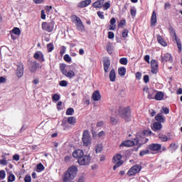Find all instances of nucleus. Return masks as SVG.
<instances>
[{
	"instance_id": "nucleus-56",
	"label": "nucleus",
	"mask_w": 182,
	"mask_h": 182,
	"mask_svg": "<svg viewBox=\"0 0 182 182\" xmlns=\"http://www.w3.org/2000/svg\"><path fill=\"white\" fill-rule=\"evenodd\" d=\"M130 12H131L132 16H136V9H131Z\"/></svg>"
},
{
	"instance_id": "nucleus-30",
	"label": "nucleus",
	"mask_w": 182,
	"mask_h": 182,
	"mask_svg": "<svg viewBox=\"0 0 182 182\" xmlns=\"http://www.w3.org/2000/svg\"><path fill=\"white\" fill-rule=\"evenodd\" d=\"M60 70L64 75L68 70V66L65 64H60Z\"/></svg>"
},
{
	"instance_id": "nucleus-7",
	"label": "nucleus",
	"mask_w": 182,
	"mask_h": 182,
	"mask_svg": "<svg viewBox=\"0 0 182 182\" xmlns=\"http://www.w3.org/2000/svg\"><path fill=\"white\" fill-rule=\"evenodd\" d=\"M140 171H141V166L134 165L129 168L127 172V175L129 177H132V176H136V174H137V173H140Z\"/></svg>"
},
{
	"instance_id": "nucleus-3",
	"label": "nucleus",
	"mask_w": 182,
	"mask_h": 182,
	"mask_svg": "<svg viewBox=\"0 0 182 182\" xmlns=\"http://www.w3.org/2000/svg\"><path fill=\"white\" fill-rule=\"evenodd\" d=\"M92 161V157L90 154L82 156L78 159L77 162L80 166H89L90 164V161Z\"/></svg>"
},
{
	"instance_id": "nucleus-32",
	"label": "nucleus",
	"mask_w": 182,
	"mask_h": 182,
	"mask_svg": "<svg viewBox=\"0 0 182 182\" xmlns=\"http://www.w3.org/2000/svg\"><path fill=\"white\" fill-rule=\"evenodd\" d=\"M169 32H170V33H171V36L173 41H176V40L178 39V38H177V36L176 35V31H174V29L171 28V29L169 30Z\"/></svg>"
},
{
	"instance_id": "nucleus-23",
	"label": "nucleus",
	"mask_w": 182,
	"mask_h": 182,
	"mask_svg": "<svg viewBox=\"0 0 182 182\" xmlns=\"http://www.w3.org/2000/svg\"><path fill=\"white\" fill-rule=\"evenodd\" d=\"M156 39L158 43H160V45H161V46H167V42H166V41H164V38H163V37L160 35H156Z\"/></svg>"
},
{
	"instance_id": "nucleus-8",
	"label": "nucleus",
	"mask_w": 182,
	"mask_h": 182,
	"mask_svg": "<svg viewBox=\"0 0 182 182\" xmlns=\"http://www.w3.org/2000/svg\"><path fill=\"white\" fill-rule=\"evenodd\" d=\"M112 162L115 164L113 167V170H116V168L120 167V166L123 164V161H122V155L120 154H117L116 156H114L113 157Z\"/></svg>"
},
{
	"instance_id": "nucleus-17",
	"label": "nucleus",
	"mask_w": 182,
	"mask_h": 182,
	"mask_svg": "<svg viewBox=\"0 0 182 182\" xmlns=\"http://www.w3.org/2000/svg\"><path fill=\"white\" fill-rule=\"evenodd\" d=\"M144 92L148 93V99H155L154 91L153 90L144 87Z\"/></svg>"
},
{
	"instance_id": "nucleus-41",
	"label": "nucleus",
	"mask_w": 182,
	"mask_h": 182,
	"mask_svg": "<svg viewBox=\"0 0 182 182\" xmlns=\"http://www.w3.org/2000/svg\"><path fill=\"white\" fill-rule=\"evenodd\" d=\"M53 49H55V47L53 46V45L52 43H48L47 45L48 52H52V50H53Z\"/></svg>"
},
{
	"instance_id": "nucleus-35",
	"label": "nucleus",
	"mask_w": 182,
	"mask_h": 182,
	"mask_svg": "<svg viewBox=\"0 0 182 182\" xmlns=\"http://www.w3.org/2000/svg\"><path fill=\"white\" fill-rule=\"evenodd\" d=\"M155 120H156L157 122H160V123H164V118H163V117L160 114H158L155 117Z\"/></svg>"
},
{
	"instance_id": "nucleus-11",
	"label": "nucleus",
	"mask_w": 182,
	"mask_h": 182,
	"mask_svg": "<svg viewBox=\"0 0 182 182\" xmlns=\"http://www.w3.org/2000/svg\"><path fill=\"white\" fill-rule=\"evenodd\" d=\"M16 75L18 77H22L23 76V64L22 63H18L17 64Z\"/></svg>"
},
{
	"instance_id": "nucleus-53",
	"label": "nucleus",
	"mask_w": 182,
	"mask_h": 182,
	"mask_svg": "<svg viewBox=\"0 0 182 182\" xmlns=\"http://www.w3.org/2000/svg\"><path fill=\"white\" fill-rule=\"evenodd\" d=\"M124 25H126V20H121L118 26L119 28H122V26H124Z\"/></svg>"
},
{
	"instance_id": "nucleus-39",
	"label": "nucleus",
	"mask_w": 182,
	"mask_h": 182,
	"mask_svg": "<svg viewBox=\"0 0 182 182\" xmlns=\"http://www.w3.org/2000/svg\"><path fill=\"white\" fill-rule=\"evenodd\" d=\"M75 113V109L73 108H68L66 111L67 116H72Z\"/></svg>"
},
{
	"instance_id": "nucleus-13",
	"label": "nucleus",
	"mask_w": 182,
	"mask_h": 182,
	"mask_svg": "<svg viewBox=\"0 0 182 182\" xmlns=\"http://www.w3.org/2000/svg\"><path fill=\"white\" fill-rule=\"evenodd\" d=\"M34 59H36V60H38V62H41V63L45 62V57L43 55V53L41 51H37L33 55Z\"/></svg>"
},
{
	"instance_id": "nucleus-42",
	"label": "nucleus",
	"mask_w": 182,
	"mask_h": 182,
	"mask_svg": "<svg viewBox=\"0 0 182 182\" xmlns=\"http://www.w3.org/2000/svg\"><path fill=\"white\" fill-rule=\"evenodd\" d=\"M102 6H103L104 11H107V9L110 8V2L108 1V2H106L105 4H103Z\"/></svg>"
},
{
	"instance_id": "nucleus-31",
	"label": "nucleus",
	"mask_w": 182,
	"mask_h": 182,
	"mask_svg": "<svg viewBox=\"0 0 182 182\" xmlns=\"http://www.w3.org/2000/svg\"><path fill=\"white\" fill-rule=\"evenodd\" d=\"M68 122L69 124L75 126V124H76V118L75 117H70L68 118Z\"/></svg>"
},
{
	"instance_id": "nucleus-62",
	"label": "nucleus",
	"mask_w": 182,
	"mask_h": 182,
	"mask_svg": "<svg viewBox=\"0 0 182 182\" xmlns=\"http://www.w3.org/2000/svg\"><path fill=\"white\" fill-rule=\"evenodd\" d=\"M171 7V4H170V3H166L164 5V9L166 10L170 9Z\"/></svg>"
},
{
	"instance_id": "nucleus-12",
	"label": "nucleus",
	"mask_w": 182,
	"mask_h": 182,
	"mask_svg": "<svg viewBox=\"0 0 182 182\" xmlns=\"http://www.w3.org/2000/svg\"><path fill=\"white\" fill-rule=\"evenodd\" d=\"M161 62L166 63V62H173V56L171 54L166 53L161 55Z\"/></svg>"
},
{
	"instance_id": "nucleus-19",
	"label": "nucleus",
	"mask_w": 182,
	"mask_h": 182,
	"mask_svg": "<svg viewBox=\"0 0 182 182\" xmlns=\"http://www.w3.org/2000/svg\"><path fill=\"white\" fill-rule=\"evenodd\" d=\"M161 149V144H151L149 145V150L151 151H159Z\"/></svg>"
},
{
	"instance_id": "nucleus-61",
	"label": "nucleus",
	"mask_w": 182,
	"mask_h": 182,
	"mask_svg": "<svg viewBox=\"0 0 182 182\" xmlns=\"http://www.w3.org/2000/svg\"><path fill=\"white\" fill-rule=\"evenodd\" d=\"M33 2H34V4H43V2H45V0H33Z\"/></svg>"
},
{
	"instance_id": "nucleus-25",
	"label": "nucleus",
	"mask_w": 182,
	"mask_h": 182,
	"mask_svg": "<svg viewBox=\"0 0 182 182\" xmlns=\"http://www.w3.org/2000/svg\"><path fill=\"white\" fill-rule=\"evenodd\" d=\"M157 23V14L156 11H153L151 17V26H154Z\"/></svg>"
},
{
	"instance_id": "nucleus-52",
	"label": "nucleus",
	"mask_w": 182,
	"mask_h": 182,
	"mask_svg": "<svg viewBox=\"0 0 182 182\" xmlns=\"http://www.w3.org/2000/svg\"><path fill=\"white\" fill-rule=\"evenodd\" d=\"M129 35V30L125 29L124 32H122V38H127Z\"/></svg>"
},
{
	"instance_id": "nucleus-6",
	"label": "nucleus",
	"mask_w": 182,
	"mask_h": 182,
	"mask_svg": "<svg viewBox=\"0 0 182 182\" xmlns=\"http://www.w3.org/2000/svg\"><path fill=\"white\" fill-rule=\"evenodd\" d=\"M119 114L122 119H129L130 116V108L127 107L124 108L123 107H120L118 109Z\"/></svg>"
},
{
	"instance_id": "nucleus-24",
	"label": "nucleus",
	"mask_w": 182,
	"mask_h": 182,
	"mask_svg": "<svg viewBox=\"0 0 182 182\" xmlns=\"http://www.w3.org/2000/svg\"><path fill=\"white\" fill-rule=\"evenodd\" d=\"M109 23V31H116V18H112Z\"/></svg>"
},
{
	"instance_id": "nucleus-60",
	"label": "nucleus",
	"mask_w": 182,
	"mask_h": 182,
	"mask_svg": "<svg viewBox=\"0 0 182 182\" xmlns=\"http://www.w3.org/2000/svg\"><path fill=\"white\" fill-rule=\"evenodd\" d=\"M0 164H1V166H6L8 164V162L6 159H2L0 161Z\"/></svg>"
},
{
	"instance_id": "nucleus-27",
	"label": "nucleus",
	"mask_w": 182,
	"mask_h": 182,
	"mask_svg": "<svg viewBox=\"0 0 182 182\" xmlns=\"http://www.w3.org/2000/svg\"><path fill=\"white\" fill-rule=\"evenodd\" d=\"M109 80L111 82L116 81V71L114 70H112L109 73Z\"/></svg>"
},
{
	"instance_id": "nucleus-48",
	"label": "nucleus",
	"mask_w": 182,
	"mask_h": 182,
	"mask_svg": "<svg viewBox=\"0 0 182 182\" xmlns=\"http://www.w3.org/2000/svg\"><path fill=\"white\" fill-rule=\"evenodd\" d=\"M64 60H65V62H70L72 58H70V55L66 54L64 55Z\"/></svg>"
},
{
	"instance_id": "nucleus-64",
	"label": "nucleus",
	"mask_w": 182,
	"mask_h": 182,
	"mask_svg": "<svg viewBox=\"0 0 182 182\" xmlns=\"http://www.w3.org/2000/svg\"><path fill=\"white\" fill-rule=\"evenodd\" d=\"M144 60L146 61L147 63H150V55H145Z\"/></svg>"
},
{
	"instance_id": "nucleus-44",
	"label": "nucleus",
	"mask_w": 182,
	"mask_h": 182,
	"mask_svg": "<svg viewBox=\"0 0 182 182\" xmlns=\"http://www.w3.org/2000/svg\"><path fill=\"white\" fill-rule=\"evenodd\" d=\"M149 149H145L140 151L139 156H141V157H143V156H146V154H149Z\"/></svg>"
},
{
	"instance_id": "nucleus-14",
	"label": "nucleus",
	"mask_w": 182,
	"mask_h": 182,
	"mask_svg": "<svg viewBox=\"0 0 182 182\" xmlns=\"http://www.w3.org/2000/svg\"><path fill=\"white\" fill-rule=\"evenodd\" d=\"M136 145V141L132 140L124 141L119 145V147H133Z\"/></svg>"
},
{
	"instance_id": "nucleus-40",
	"label": "nucleus",
	"mask_w": 182,
	"mask_h": 182,
	"mask_svg": "<svg viewBox=\"0 0 182 182\" xmlns=\"http://www.w3.org/2000/svg\"><path fill=\"white\" fill-rule=\"evenodd\" d=\"M159 139L161 140V141H168V137L166 135L163 134H159Z\"/></svg>"
},
{
	"instance_id": "nucleus-18",
	"label": "nucleus",
	"mask_w": 182,
	"mask_h": 182,
	"mask_svg": "<svg viewBox=\"0 0 182 182\" xmlns=\"http://www.w3.org/2000/svg\"><path fill=\"white\" fill-rule=\"evenodd\" d=\"M92 4V0H85L82 1H80L77 4L78 8H86V6H89Z\"/></svg>"
},
{
	"instance_id": "nucleus-38",
	"label": "nucleus",
	"mask_w": 182,
	"mask_h": 182,
	"mask_svg": "<svg viewBox=\"0 0 182 182\" xmlns=\"http://www.w3.org/2000/svg\"><path fill=\"white\" fill-rule=\"evenodd\" d=\"M103 149V146H102V144H97L96 146H95V151L96 153H100L102 151Z\"/></svg>"
},
{
	"instance_id": "nucleus-55",
	"label": "nucleus",
	"mask_w": 182,
	"mask_h": 182,
	"mask_svg": "<svg viewBox=\"0 0 182 182\" xmlns=\"http://www.w3.org/2000/svg\"><path fill=\"white\" fill-rule=\"evenodd\" d=\"M97 15H98L99 18H100L101 19H105V15H103V12L98 11Z\"/></svg>"
},
{
	"instance_id": "nucleus-54",
	"label": "nucleus",
	"mask_w": 182,
	"mask_h": 182,
	"mask_svg": "<svg viewBox=\"0 0 182 182\" xmlns=\"http://www.w3.org/2000/svg\"><path fill=\"white\" fill-rule=\"evenodd\" d=\"M149 80H150V78L149 77V75H146L144 76V82L145 83H149Z\"/></svg>"
},
{
	"instance_id": "nucleus-63",
	"label": "nucleus",
	"mask_w": 182,
	"mask_h": 182,
	"mask_svg": "<svg viewBox=\"0 0 182 182\" xmlns=\"http://www.w3.org/2000/svg\"><path fill=\"white\" fill-rule=\"evenodd\" d=\"M13 160H15V161H19V155H18V154L14 155Z\"/></svg>"
},
{
	"instance_id": "nucleus-20",
	"label": "nucleus",
	"mask_w": 182,
	"mask_h": 182,
	"mask_svg": "<svg viewBox=\"0 0 182 182\" xmlns=\"http://www.w3.org/2000/svg\"><path fill=\"white\" fill-rule=\"evenodd\" d=\"M92 98L94 100V102H99V100L102 99V95H100L99 90H96L92 93Z\"/></svg>"
},
{
	"instance_id": "nucleus-5",
	"label": "nucleus",
	"mask_w": 182,
	"mask_h": 182,
	"mask_svg": "<svg viewBox=\"0 0 182 182\" xmlns=\"http://www.w3.org/2000/svg\"><path fill=\"white\" fill-rule=\"evenodd\" d=\"M135 140V144H144L147 143V139H146V132L139 133L136 135Z\"/></svg>"
},
{
	"instance_id": "nucleus-22",
	"label": "nucleus",
	"mask_w": 182,
	"mask_h": 182,
	"mask_svg": "<svg viewBox=\"0 0 182 182\" xmlns=\"http://www.w3.org/2000/svg\"><path fill=\"white\" fill-rule=\"evenodd\" d=\"M82 156H83V151L82 149H77L73 152V156L75 159H80Z\"/></svg>"
},
{
	"instance_id": "nucleus-28",
	"label": "nucleus",
	"mask_w": 182,
	"mask_h": 182,
	"mask_svg": "<svg viewBox=\"0 0 182 182\" xmlns=\"http://www.w3.org/2000/svg\"><path fill=\"white\" fill-rule=\"evenodd\" d=\"M164 97V93H163L162 92H158L155 95L156 100H163Z\"/></svg>"
},
{
	"instance_id": "nucleus-57",
	"label": "nucleus",
	"mask_w": 182,
	"mask_h": 182,
	"mask_svg": "<svg viewBox=\"0 0 182 182\" xmlns=\"http://www.w3.org/2000/svg\"><path fill=\"white\" fill-rule=\"evenodd\" d=\"M136 79H137L138 80H140V79H141V73L140 72H137L136 73Z\"/></svg>"
},
{
	"instance_id": "nucleus-58",
	"label": "nucleus",
	"mask_w": 182,
	"mask_h": 182,
	"mask_svg": "<svg viewBox=\"0 0 182 182\" xmlns=\"http://www.w3.org/2000/svg\"><path fill=\"white\" fill-rule=\"evenodd\" d=\"M77 182H85V175H82L79 177Z\"/></svg>"
},
{
	"instance_id": "nucleus-47",
	"label": "nucleus",
	"mask_w": 182,
	"mask_h": 182,
	"mask_svg": "<svg viewBox=\"0 0 182 182\" xmlns=\"http://www.w3.org/2000/svg\"><path fill=\"white\" fill-rule=\"evenodd\" d=\"M65 53H66V47L61 46L60 54L61 55V56H63V55H65Z\"/></svg>"
},
{
	"instance_id": "nucleus-46",
	"label": "nucleus",
	"mask_w": 182,
	"mask_h": 182,
	"mask_svg": "<svg viewBox=\"0 0 182 182\" xmlns=\"http://www.w3.org/2000/svg\"><path fill=\"white\" fill-rule=\"evenodd\" d=\"M5 177H6V173H5V171H0V178H1V180H4Z\"/></svg>"
},
{
	"instance_id": "nucleus-15",
	"label": "nucleus",
	"mask_w": 182,
	"mask_h": 182,
	"mask_svg": "<svg viewBox=\"0 0 182 182\" xmlns=\"http://www.w3.org/2000/svg\"><path fill=\"white\" fill-rule=\"evenodd\" d=\"M151 72L152 73H156L159 70V63H157V61H156V60H152L151 61Z\"/></svg>"
},
{
	"instance_id": "nucleus-45",
	"label": "nucleus",
	"mask_w": 182,
	"mask_h": 182,
	"mask_svg": "<svg viewBox=\"0 0 182 182\" xmlns=\"http://www.w3.org/2000/svg\"><path fill=\"white\" fill-rule=\"evenodd\" d=\"M119 63H121V65H127V58H120Z\"/></svg>"
},
{
	"instance_id": "nucleus-26",
	"label": "nucleus",
	"mask_w": 182,
	"mask_h": 182,
	"mask_svg": "<svg viewBox=\"0 0 182 182\" xmlns=\"http://www.w3.org/2000/svg\"><path fill=\"white\" fill-rule=\"evenodd\" d=\"M105 4V0H98L92 4L94 8H102Z\"/></svg>"
},
{
	"instance_id": "nucleus-43",
	"label": "nucleus",
	"mask_w": 182,
	"mask_h": 182,
	"mask_svg": "<svg viewBox=\"0 0 182 182\" xmlns=\"http://www.w3.org/2000/svg\"><path fill=\"white\" fill-rule=\"evenodd\" d=\"M53 102H58V100H60V95H58V94H55L53 95Z\"/></svg>"
},
{
	"instance_id": "nucleus-2",
	"label": "nucleus",
	"mask_w": 182,
	"mask_h": 182,
	"mask_svg": "<svg viewBox=\"0 0 182 182\" xmlns=\"http://www.w3.org/2000/svg\"><path fill=\"white\" fill-rule=\"evenodd\" d=\"M72 21L74 22V23H75L77 31H80V32H83V31H85V26L83 25L80 18L77 17L76 15H74L72 16Z\"/></svg>"
},
{
	"instance_id": "nucleus-50",
	"label": "nucleus",
	"mask_w": 182,
	"mask_h": 182,
	"mask_svg": "<svg viewBox=\"0 0 182 182\" xmlns=\"http://www.w3.org/2000/svg\"><path fill=\"white\" fill-rule=\"evenodd\" d=\"M8 181H9V182L15 181V175L11 174V175L9 176Z\"/></svg>"
},
{
	"instance_id": "nucleus-51",
	"label": "nucleus",
	"mask_w": 182,
	"mask_h": 182,
	"mask_svg": "<svg viewBox=\"0 0 182 182\" xmlns=\"http://www.w3.org/2000/svg\"><path fill=\"white\" fill-rule=\"evenodd\" d=\"M108 38L109 39H114V33L112 31L108 32Z\"/></svg>"
},
{
	"instance_id": "nucleus-36",
	"label": "nucleus",
	"mask_w": 182,
	"mask_h": 182,
	"mask_svg": "<svg viewBox=\"0 0 182 182\" xmlns=\"http://www.w3.org/2000/svg\"><path fill=\"white\" fill-rule=\"evenodd\" d=\"M36 167H37V170H38V173L41 171H43V170H45V166H43V164H42L41 163L37 164Z\"/></svg>"
},
{
	"instance_id": "nucleus-16",
	"label": "nucleus",
	"mask_w": 182,
	"mask_h": 182,
	"mask_svg": "<svg viewBox=\"0 0 182 182\" xmlns=\"http://www.w3.org/2000/svg\"><path fill=\"white\" fill-rule=\"evenodd\" d=\"M103 66H104V70L105 73H107L109 72V68H110V60L107 58H105L103 60Z\"/></svg>"
},
{
	"instance_id": "nucleus-33",
	"label": "nucleus",
	"mask_w": 182,
	"mask_h": 182,
	"mask_svg": "<svg viewBox=\"0 0 182 182\" xmlns=\"http://www.w3.org/2000/svg\"><path fill=\"white\" fill-rule=\"evenodd\" d=\"M118 73L119 76H124L126 75V68L122 67L118 69Z\"/></svg>"
},
{
	"instance_id": "nucleus-1",
	"label": "nucleus",
	"mask_w": 182,
	"mask_h": 182,
	"mask_svg": "<svg viewBox=\"0 0 182 182\" xmlns=\"http://www.w3.org/2000/svg\"><path fill=\"white\" fill-rule=\"evenodd\" d=\"M77 174V167L76 166H72L67 171L64 173V175L63 176V182H69L72 181V180L75 179V177H76Z\"/></svg>"
},
{
	"instance_id": "nucleus-21",
	"label": "nucleus",
	"mask_w": 182,
	"mask_h": 182,
	"mask_svg": "<svg viewBox=\"0 0 182 182\" xmlns=\"http://www.w3.org/2000/svg\"><path fill=\"white\" fill-rule=\"evenodd\" d=\"M163 129V125L160 122H154L152 126V130L154 132H159Z\"/></svg>"
},
{
	"instance_id": "nucleus-59",
	"label": "nucleus",
	"mask_w": 182,
	"mask_h": 182,
	"mask_svg": "<svg viewBox=\"0 0 182 182\" xmlns=\"http://www.w3.org/2000/svg\"><path fill=\"white\" fill-rule=\"evenodd\" d=\"M24 181L25 182H31V176H26L25 178H24Z\"/></svg>"
},
{
	"instance_id": "nucleus-4",
	"label": "nucleus",
	"mask_w": 182,
	"mask_h": 182,
	"mask_svg": "<svg viewBox=\"0 0 182 182\" xmlns=\"http://www.w3.org/2000/svg\"><path fill=\"white\" fill-rule=\"evenodd\" d=\"M82 141L83 145L85 146H90V144H92V137H90V134H89V131H84L82 134Z\"/></svg>"
},
{
	"instance_id": "nucleus-37",
	"label": "nucleus",
	"mask_w": 182,
	"mask_h": 182,
	"mask_svg": "<svg viewBox=\"0 0 182 182\" xmlns=\"http://www.w3.org/2000/svg\"><path fill=\"white\" fill-rule=\"evenodd\" d=\"M173 42H176L179 52H181V43H180V39L176 38V40H173Z\"/></svg>"
},
{
	"instance_id": "nucleus-9",
	"label": "nucleus",
	"mask_w": 182,
	"mask_h": 182,
	"mask_svg": "<svg viewBox=\"0 0 182 182\" xmlns=\"http://www.w3.org/2000/svg\"><path fill=\"white\" fill-rule=\"evenodd\" d=\"M41 26H42L43 31H46L47 32H52L55 26V22L53 21H50V23L43 22L41 24Z\"/></svg>"
},
{
	"instance_id": "nucleus-34",
	"label": "nucleus",
	"mask_w": 182,
	"mask_h": 182,
	"mask_svg": "<svg viewBox=\"0 0 182 182\" xmlns=\"http://www.w3.org/2000/svg\"><path fill=\"white\" fill-rule=\"evenodd\" d=\"M10 33H13L14 35H21V30L19 28H14L13 30L10 32Z\"/></svg>"
},
{
	"instance_id": "nucleus-10",
	"label": "nucleus",
	"mask_w": 182,
	"mask_h": 182,
	"mask_svg": "<svg viewBox=\"0 0 182 182\" xmlns=\"http://www.w3.org/2000/svg\"><path fill=\"white\" fill-rule=\"evenodd\" d=\"M39 66L40 64L36 60H31L28 63V69L31 73H35Z\"/></svg>"
},
{
	"instance_id": "nucleus-49",
	"label": "nucleus",
	"mask_w": 182,
	"mask_h": 182,
	"mask_svg": "<svg viewBox=\"0 0 182 182\" xmlns=\"http://www.w3.org/2000/svg\"><path fill=\"white\" fill-rule=\"evenodd\" d=\"M60 86H62L63 87H66V86H68V81H66V80L60 81Z\"/></svg>"
},
{
	"instance_id": "nucleus-29",
	"label": "nucleus",
	"mask_w": 182,
	"mask_h": 182,
	"mask_svg": "<svg viewBox=\"0 0 182 182\" xmlns=\"http://www.w3.org/2000/svg\"><path fill=\"white\" fill-rule=\"evenodd\" d=\"M64 76H66V77H69V79H72L75 76V72L72 70H67L65 71Z\"/></svg>"
}]
</instances>
